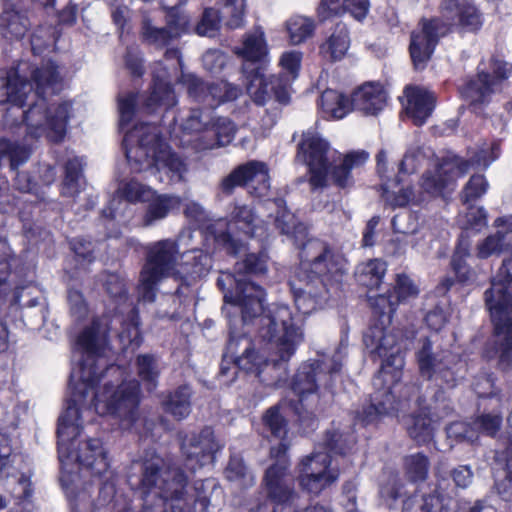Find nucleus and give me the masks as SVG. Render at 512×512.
Returning a JSON list of instances; mask_svg holds the SVG:
<instances>
[{"label":"nucleus","instance_id":"1","mask_svg":"<svg viewBox=\"0 0 512 512\" xmlns=\"http://www.w3.org/2000/svg\"><path fill=\"white\" fill-rule=\"evenodd\" d=\"M215 245L233 258L244 252V257L234 264L235 273H221L216 285L224 295V302L237 308L244 325L262 316L266 297L265 289L250 280L237 279L236 275L264 277L270 260L267 239L258 240L257 251L251 252L248 243L235 238L229 230L213 232Z\"/></svg>","mask_w":512,"mask_h":512},{"label":"nucleus","instance_id":"2","mask_svg":"<svg viewBox=\"0 0 512 512\" xmlns=\"http://www.w3.org/2000/svg\"><path fill=\"white\" fill-rule=\"evenodd\" d=\"M261 327L258 334L261 339L268 343H277V359H268L255 349L253 341L244 333L235 336L232 331L229 333L225 350L220 363L219 376L231 377L229 382L236 379L238 372L247 375H254L260 382L270 384L263 376L266 370H275L287 364L296 351L294 338L297 336L298 328L293 324L292 317L279 323L274 316L265 315L260 319Z\"/></svg>","mask_w":512,"mask_h":512},{"label":"nucleus","instance_id":"3","mask_svg":"<svg viewBox=\"0 0 512 512\" xmlns=\"http://www.w3.org/2000/svg\"><path fill=\"white\" fill-rule=\"evenodd\" d=\"M363 340L370 353L383 359L381 369L374 379L376 391L371 396V402L357 415L367 425L396 412L402 402L409 401L417 389L415 386L399 384L405 363L400 349L395 348L392 335H385L382 328L375 327Z\"/></svg>","mask_w":512,"mask_h":512},{"label":"nucleus","instance_id":"4","mask_svg":"<svg viewBox=\"0 0 512 512\" xmlns=\"http://www.w3.org/2000/svg\"><path fill=\"white\" fill-rule=\"evenodd\" d=\"M139 380L123 381L117 387L108 381L99 392H95L92 404L100 416H112L121 420H133L140 404V384L148 392L156 390L161 368L158 358L152 353L138 354L135 358Z\"/></svg>","mask_w":512,"mask_h":512},{"label":"nucleus","instance_id":"5","mask_svg":"<svg viewBox=\"0 0 512 512\" xmlns=\"http://www.w3.org/2000/svg\"><path fill=\"white\" fill-rule=\"evenodd\" d=\"M440 12L441 18L423 20L411 34L410 55L416 68H422L427 63L439 38L452 27L476 31L482 25L480 12L468 0H444Z\"/></svg>","mask_w":512,"mask_h":512},{"label":"nucleus","instance_id":"6","mask_svg":"<svg viewBox=\"0 0 512 512\" xmlns=\"http://www.w3.org/2000/svg\"><path fill=\"white\" fill-rule=\"evenodd\" d=\"M140 471L138 489L141 492L143 504L155 507L156 512L172 511L174 507H183L188 476L181 467L165 468L164 459L153 455L142 460Z\"/></svg>","mask_w":512,"mask_h":512},{"label":"nucleus","instance_id":"7","mask_svg":"<svg viewBox=\"0 0 512 512\" xmlns=\"http://www.w3.org/2000/svg\"><path fill=\"white\" fill-rule=\"evenodd\" d=\"M123 148L127 161L135 163L137 170L155 166L179 179L187 172L185 160L175 152L159 133L148 126L135 127L127 132L123 139Z\"/></svg>","mask_w":512,"mask_h":512},{"label":"nucleus","instance_id":"8","mask_svg":"<svg viewBox=\"0 0 512 512\" xmlns=\"http://www.w3.org/2000/svg\"><path fill=\"white\" fill-rule=\"evenodd\" d=\"M512 260H504L503 266L493 278L491 288L485 292L486 305L494 325L499 347V365L503 370L512 363Z\"/></svg>","mask_w":512,"mask_h":512},{"label":"nucleus","instance_id":"9","mask_svg":"<svg viewBox=\"0 0 512 512\" xmlns=\"http://www.w3.org/2000/svg\"><path fill=\"white\" fill-rule=\"evenodd\" d=\"M36 100L23 112V122L27 126V134L38 138L49 130L52 141H63L69 121L71 105L68 102L49 104L45 95H36Z\"/></svg>","mask_w":512,"mask_h":512},{"label":"nucleus","instance_id":"10","mask_svg":"<svg viewBox=\"0 0 512 512\" xmlns=\"http://www.w3.org/2000/svg\"><path fill=\"white\" fill-rule=\"evenodd\" d=\"M178 253V243L172 239L159 240L147 247L145 263L139 277L143 299L155 301L157 286L170 275Z\"/></svg>","mask_w":512,"mask_h":512},{"label":"nucleus","instance_id":"11","mask_svg":"<svg viewBox=\"0 0 512 512\" xmlns=\"http://www.w3.org/2000/svg\"><path fill=\"white\" fill-rule=\"evenodd\" d=\"M78 345L85 354L80 362V378L83 390L80 395L83 397L95 390L102 379L109 374L122 375L121 366L117 364H106L101 357V348L98 343V333L93 328H85L77 338Z\"/></svg>","mask_w":512,"mask_h":512},{"label":"nucleus","instance_id":"12","mask_svg":"<svg viewBox=\"0 0 512 512\" xmlns=\"http://www.w3.org/2000/svg\"><path fill=\"white\" fill-rule=\"evenodd\" d=\"M291 411L297 422L304 430H314L317 425V415L309 410L304 411L295 404L293 399L283 398L276 404L267 408L261 417L263 435L277 440H285L289 431V420L286 412Z\"/></svg>","mask_w":512,"mask_h":512},{"label":"nucleus","instance_id":"13","mask_svg":"<svg viewBox=\"0 0 512 512\" xmlns=\"http://www.w3.org/2000/svg\"><path fill=\"white\" fill-rule=\"evenodd\" d=\"M416 361L419 373L422 377L429 380L441 381L447 387H454L461 375L464 364L460 361H454V357L447 353H435L432 350V344L428 339H424L422 346L416 352Z\"/></svg>","mask_w":512,"mask_h":512},{"label":"nucleus","instance_id":"14","mask_svg":"<svg viewBox=\"0 0 512 512\" xmlns=\"http://www.w3.org/2000/svg\"><path fill=\"white\" fill-rule=\"evenodd\" d=\"M237 187L246 188L257 198L267 196L270 191L268 165L262 161L250 160L236 166L222 179L220 189L225 195H231Z\"/></svg>","mask_w":512,"mask_h":512},{"label":"nucleus","instance_id":"15","mask_svg":"<svg viewBox=\"0 0 512 512\" xmlns=\"http://www.w3.org/2000/svg\"><path fill=\"white\" fill-rule=\"evenodd\" d=\"M368 158L369 154L364 150L343 156L322 139V183L331 182L341 188L351 185V170L364 165Z\"/></svg>","mask_w":512,"mask_h":512},{"label":"nucleus","instance_id":"16","mask_svg":"<svg viewBox=\"0 0 512 512\" xmlns=\"http://www.w3.org/2000/svg\"><path fill=\"white\" fill-rule=\"evenodd\" d=\"M288 467L284 463H273L265 471L263 484L273 512H298V493L293 483H287Z\"/></svg>","mask_w":512,"mask_h":512},{"label":"nucleus","instance_id":"17","mask_svg":"<svg viewBox=\"0 0 512 512\" xmlns=\"http://www.w3.org/2000/svg\"><path fill=\"white\" fill-rule=\"evenodd\" d=\"M469 163L455 155L437 158L422 176L421 188L431 196L440 195L468 171Z\"/></svg>","mask_w":512,"mask_h":512},{"label":"nucleus","instance_id":"18","mask_svg":"<svg viewBox=\"0 0 512 512\" xmlns=\"http://www.w3.org/2000/svg\"><path fill=\"white\" fill-rule=\"evenodd\" d=\"M320 360L306 361L300 364L289 381V389L297 396L295 404L304 411L317 415L320 403L317 376Z\"/></svg>","mask_w":512,"mask_h":512},{"label":"nucleus","instance_id":"19","mask_svg":"<svg viewBox=\"0 0 512 512\" xmlns=\"http://www.w3.org/2000/svg\"><path fill=\"white\" fill-rule=\"evenodd\" d=\"M20 263L9 246L6 238L0 235V299H4L13 292L11 305H19L23 290L28 286L22 274L23 268L18 270Z\"/></svg>","mask_w":512,"mask_h":512},{"label":"nucleus","instance_id":"20","mask_svg":"<svg viewBox=\"0 0 512 512\" xmlns=\"http://www.w3.org/2000/svg\"><path fill=\"white\" fill-rule=\"evenodd\" d=\"M69 388L71 390V397L67 400L66 409L57 420V449L59 458L61 459L63 449H69L71 443H65L66 440H73L80 434L82 429L79 421L81 420V412L78 408L77 403L83 402L87 398L88 394L81 396L80 392L83 390L81 386V378L78 382L72 383V376L69 381Z\"/></svg>","mask_w":512,"mask_h":512},{"label":"nucleus","instance_id":"21","mask_svg":"<svg viewBox=\"0 0 512 512\" xmlns=\"http://www.w3.org/2000/svg\"><path fill=\"white\" fill-rule=\"evenodd\" d=\"M180 440L181 453L190 469L196 470L213 460L216 442L211 427L205 426L199 433H186Z\"/></svg>","mask_w":512,"mask_h":512},{"label":"nucleus","instance_id":"22","mask_svg":"<svg viewBox=\"0 0 512 512\" xmlns=\"http://www.w3.org/2000/svg\"><path fill=\"white\" fill-rule=\"evenodd\" d=\"M491 73L481 70L477 79L470 81L464 89V95L472 103H483L490 94L499 89L502 80L508 78L512 73V65L492 58L490 64Z\"/></svg>","mask_w":512,"mask_h":512},{"label":"nucleus","instance_id":"23","mask_svg":"<svg viewBox=\"0 0 512 512\" xmlns=\"http://www.w3.org/2000/svg\"><path fill=\"white\" fill-rule=\"evenodd\" d=\"M236 54L242 58V74L245 83L249 86H255V81L259 80L261 73L264 72V62L268 55V48L264 34H248L245 36L242 47L236 51Z\"/></svg>","mask_w":512,"mask_h":512},{"label":"nucleus","instance_id":"24","mask_svg":"<svg viewBox=\"0 0 512 512\" xmlns=\"http://www.w3.org/2000/svg\"><path fill=\"white\" fill-rule=\"evenodd\" d=\"M394 292L396 294V299H394L395 297L393 295H390L389 297L380 295L374 299L373 305L380 314L379 323L371 325L364 336L375 327L382 328L385 335H392L394 337L395 348H398L396 335L392 331L388 330L387 327L390 323V316L391 313L395 311V307L399 302L415 297L418 294V288L408 276L398 275Z\"/></svg>","mask_w":512,"mask_h":512},{"label":"nucleus","instance_id":"25","mask_svg":"<svg viewBox=\"0 0 512 512\" xmlns=\"http://www.w3.org/2000/svg\"><path fill=\"white\" fill-rule=\"evenodd\" d=\"M245 85L253 102L258 106L265 105L272 97L283 105L290 102L288 79L283 73L267 78L262 72L260 79L255 81V86H249V83H245Z\"/></svg>","mask_w":512,"mask_h":512},{"label":"nucleus","instance_id":"26","mask_svg":"<svg viewBox=\"0 0 512 512\" xmlns=\"http://www.w3.org/2000/svg\"><path fill=\"white\" fill-rule=\"evenodd\" d=\"M75 459L81 469L89 471L94 477H102L110 468L108 452L98 438H90L81 443Z\"/></svg>","mask_w":512,"mask_h":512},{"label":"nucleus","instance_id":"27","mask_svg":"<svg viewBox=\"0 0 512 512\" xmlns=\"http://www.w3.org/2000/svg\"><path fill=\"white\" fill-rule=\"evenodd\" d=\"M229 224L234 231L248 239H267V225L261 220L254 208L248 205H235L230 213Z\"/></svg>","mask_w":512,"mask_h":512},{"label":"nucleus","instance_id":"28","mask_svg":"<svg viewBox=\"0 0 512 512\" xmlns=\"http://www.w3.org/2000/svg\"><path fill=\"white\" fill-rule=\"evenodd\" d=\"M296 160L308 167L309 183L312 190L320 188V135L303 133L297 146Z\"/></svg>","mask_w":512,"mask_h":512},{"label":"nucleus","instance_id":"29","mask_svg":"<svg viewBox=\"0 0 512 512\" xmlns=\"http://www.w3.org/2000/svg\"><path fill=\"white\" fill-rule=\"evenodd\" d=\"M27 78L19 74L17 67H10L4 76H0V106L10 104L23 108L27 100Z\"/></svg>","mask_w":512,"mask_h":512},{"label":"nucleus","instance_id":"30","mask_svg":"<svg viewBox=\"0 0 512 512\" xmlns=\"http://www.w3.org/2000/svg\"><path fill=\"white\" fill-rule=\"evenodd\" d=\"M351 101L353 109L375 115L385 107L387 94L380 84L368 82L354 90Z\"/></svg>","mask_w":512,"mask_h":512},{"label":"nucleus","instance_id":"31","mask_svg":"<svg viewBox=\"0 0 512 512\" xmlns=\"http://www.w3.org/2000/svg\"><path fill=\"white\" fill-rule=\"evenodd\" d=\"M405 96L407 98L405 105L407 116L412 119L415 125H423L434 109V94L420 87H407Z\"/></svg>","mask_w":512,"mask_h":512},{"label":"nucleus","instance_id":"32","mask_svg":"<svg viewBox=\"0 0 512 512\" xmlns=\"http://www.w3.org/2000/svg\"><path fill=\"white\" fill-rule=\"evenodd\" d=\"M509 446L503 452L496 453L499 468L496 473L495 487L505 501H512V412L508 416Z\"/></svg>","mask_w":512,"mask_h":512},{"label":"nucleus","instance_id":"33","mask_svg":"<svg viewBox=\"0 0 512 512\" xmlns=\"http://www.w3.org/2000/svg\"><path fill=\"white\" fill-rule=\"evenodd\" d=\"M495 226L498 229L497 233L478 244V257L487 258L503 250H512V215L498 218Z\"/></svg>","mask_w":512,"mask_h":512},{"label":"nucleus","instance_id":"34","mask_svg":"<svg viewBox=\"0 0 512 512\" xmlns=\"http://www.w3.org/2000/svg\"><path fill=\"white\" fill-rule=\"evenodd\" d=\"M175 91L172 83L160 76H154L148 96L142 104V109L147 114H154L160 108L168 109L175 104Z\"/></svg>","mask_w":512,"mask_h":512},{"label":"nucleus","instance_id":"35","mask_svg":"<svg viewBox=\"0 0 512 512\" xmlns=\"http://www.w3.org/2000/svg\"><path fill=\"white\" fill-rule=\"evenodd\" d=\"M501 424L502 416L500 413H484L473 421V426L469 429L464 423H454L450 426L449 433L468 441H474L476 439L474 430L488 436H494L499 431Z\"/></svg>","mask_w":512,"mask_h":512},{"label":"nucleus","instance_id":"36","mask_svg":"<svg viewBox=\"0 0 512 512\" xmlns=\"http://www.w3.org/2000/svg\"><path fill=\"white\" fill-rule=\"evenodd\" d=\"M30 27L26 12L5 8L0 14V35L9 40H21Z\"/></svg>","mask_w":512,"mask_h":512},{"label":"nucleus","instance_id":"37","mask_svg":"<svg viewBox=\"0 0 512 512\" xmlns=\"http://www.w3.org/2000/svg\"><path fill=\"white\" fill-rule=\"evenodd\" d=\"M319 453L312 452L302 458L298 464L296 480L303 492L317 495L320 492V468L317 460Z\"/></svg>","mask_w":512,"mask_h":512},{"label":"nucleus","instance_id":"38","mask_svg":"<svg viewBox=\"0 0 512 512\" xmlns=\"http://www.w3.org/2000/svg\"><path fill=\"white\" fill-rule=\"evenodd\" d=\"M192 389L188 384H182L170 391L162 402L166 413L176 420H182L191 413Z\"/></svg>","mask_w":512,"mask_h":512},{"label":"nucleus","instance_id":"39","mask_svg":"<svg viewBox=\"0 0 512 512\" xmlns=\"http://www.w3.org/2000/svg\"><path fill=\"white\" fill-rule=\"evenodd\" d=\"M353 110L351 98L341 91L327 89L322 92V117L340 120Z\"/></svg>","mask_w":512,"mask_h":512},{"label":"nucleus","instance_id":"40","mask_svg":"<svg viewBox=\"0 0 512 512\" xmlns=\"http://www.w3.org/2000/svg\"><path fill=\"white\" fill-rule=\"evenodd\" d=\"M179 204V199L168 194H157L148 201L142 216L143 226H152L166 218L169 212Z\"/></svg>","mask_w":512,"mask_h":512},{"label":"nucleus","instance_id":"41","mask_svg":"<svg viewBox=\"0 0 512 512\" xmlns=\"http://www.w3.org/2000/svg\"><path fill=\"white\" fill-rule=\"evenodd\" d=\"M32 154V150L25 144L12 141L8 138H0V163L8 161L10 169L18 168L26 163Z\"/></svg>","mask_w":512,"mask_h":512},{"label":"nucleus","instance_id":"42","mask_svg":"<svg viewBox=\"0 0 512 512\" xmlns=\"http://www.w3.org/2000/svg\"><path fill=\"white\" fill-rule=\"evenodd\" d=\"M471 242L468 232L463 233L458 241L451 259V267L459 282H469L474 277V272L466 264V258L470 255Z\"/></svg>","mask_w":512,"mask_h":512},{"label":"nucleus","instance_id":"43","mask_svg":"<svg viewBox=\"0 0 512 512\" xmlns=\"http://www.w3.org/2000/svg\"><path fill=\"white\" fill-rule=\"evenodd\" d=\"M409 436L419 445L429 443L434 435V422L428 413L410 416L405 422Z\"/></svg>","mask_w":512,"mask_h":512},{"label":"nucleus","instance_id":"44","mask_svg":"<svg viewBox=\"0 0 512 512\" xmlns=\"http://www.w3.org/2000/svg\"><path fill=\"white\" fill-rule=\"evenodd\" d=\"M140 38L144 44L163 49L175 39V34L169 28L154 26L152 20L145 17L141 22Z\"/></svg>","mask_w":512,"mask_h":512},{"label":"nucleus","instance_id":"45","mask_svg":"<svg viewBox=\"0 0 512 512\" xmlns=\"http://www.w3.org/2000/svg\"><path fill=\"white\" fill-rule=\"evenodd\" d=\"M386 272V263L380 259H372L357 267L358 282L370 289L378 288Z\"/></svg>","mask_w":512,"mask_h":512},{"label":"nucleus","instance_id":"46","mask_svg":"<svg viewBox=\"0 0 512 512\" xmlns=\"http://www.w3.org/2000/svg\"><path fill=\"white\" fill-rule=\"evenodd\" d=\"M312 246L310 240L303 242L300 248V264L297 271V277L301 281L311 283L320 277L318 268L320 266V252L309 258V249Z\"/></svg>","mask_w":512,"mask_h":512},{"label":"nucleus","instance_id":"47","mask_svg":"<svg viewBox=\"0 0 512 512\" xmlns=\"http://www.w3.org/2000/svg\"><path fill=\"white\" fill-rule=\"evenodd\" d=\"M44 8L55 9L57 25L72 27L77 22L78 4L73 0H36Z\"/></svg>","mask_w":512,"mask_h":512},{"label":"nucleus","instance_id":"48","mask_svg":"<svg viewBox=\"0 0 512 512\" xmlns=\"http://www.w3.org/2000/svg\"><path fill=\"white\" fill-rule=\"evenodd\" d=\"M32 83L35 85L36 95H45L46 89L54 86L59 81L58 66L49 60L46 64L35 67L30 74Z\"/></svg>","mask_w":512,"mask_h":512},{"label":"nucleus","instance_id":"49","mask_svg":"<svg viewBox=\"0 0 512 512\" xmlns=\"http://www.w3.org/2000/svg\"><path fill=\"white\" fill-rule=\"evenodd\" d=\"M290 44L299 45L310 38L315 30L313 20L303 16H292L285 23Z\"/></svg>","mask_w":512,"mask_h":512},{"label":"nucleus","instance_id":"50","mask_svg":"<svg viewBox=\"0 0 512 512\" xmlns=\"http://www.w3.org/2000/svg\"><path fill=\"white\" fill-rule=\"evenodd\" d=\"M242 94L239 86L231 84L227 81L220 80L209 83L208 98L211 97L213 103L211 106H219L220 104L235 101Z\"/></svg>","mask_w":512,"mask_h":512},{"label":"nucleus","instance_id":"51","mask_svg":"<svg viewBox=\"0 0 512 512\" xmlns=\"http://www.w3.org/2000/svg\"><path fill=\"white\" fill-rule=\"evenodd\" d=\"M82 173L83 166L77 157L67 160L64 165L63 195L75 196L80 193L79 180Z\"/></svg>","mask_w":512,"mask_h":512},{"label":"nucleus","instance_id":"52","mask_svg":"<svg viewBox=\"0 0 512 512\" xmlns=\"http://www.w3.org/2000/svg\"><path fill=\"white\" fill-rule=\"evenodd\" d=\"M325 5L334 14L347 10L359 21L366 17L369 9L368 0H325Z\"/></svg>","mask_w":512,"mask_h":512},{"label":"nucleus","instance_id":"53","mask_svg":"<svg viewBox=\"0 0 512 512\" xmlns=\"http://www.w3.org/2000/svg\"><path fill=\"white\" fill-rule=\"evenodd\" d=\"M350 45L348 30L345 24L337 22L333 33L328 39V49L331 58L336 61L340 60L346 54Z\"/></svg>","mask_w":512,"mask_h":512},{"label":"nucleus","instance_id":"54","mask_svg":"<svg viewBox=\"0 0 512 512\" xmlns=\"http://www.w3.org/2000/svg\"><path fill=\"white\" fill-rule=\"evenodd\" d=\"M324 269L330 279L338 281L346 269L344 256L339 251L325 249L322 252V271Z\"/></svg>","mask_w":512,"mask_h":512},{"label":"nucleus","instance_id":"55","mask_svg":"<svg viewBox=\"0 0 512 512\" xmlns=\"http://www.w3.org/2000/svg\"><path fill=\"white\" fill-rule=\"evenodd\" d=\"M138 93L127 92L118 96L119 125L121 128L129 126L137 113Z\"/></svg>","mask_w":512,"mask_h":512},{"label":"nucleus","instance_id":"56","mask_svg":"<svg viewBox=\"0 0 512 512\" xmlns=\"http://www.w3.org/2000/svg\"><path fill=\"white\" fill-rule=\"evenodd\" d=\"M429 469L428 458L421 454H413L405 458V470L412 481H423L426 479Z\"/></svg>","mask_w":512,"mask_h":512},{"label":"nucleus","instance_id":"57","mask_svg":"<svg viewBox=\"0 0 512 512\" xmlns=\"http://www.w3.org/2000/svg\"><path fill=\"white\" fill-rule=\"evenodd\" d=\"M105 292L116 303L124 302L128 297L125 280L116 273H108L103 283Z\"/></svg>","mask_w":512,"mask_h":512},{"label":"nucleus","instance_id":"58","mask_svg":"<svg viewBox=\"0 0 512 512\" xmlns=\"http://www.w3.org/2000/svg\"><path fill=\"white\" fill-rule=\"evenodd\" d=\"M220 28L219 11L207 7L204 9L199 22L195 27V31L200 36L214 35Z\"/></svg>","mask_w":512,"mask_h":512},{"label":"nucleus","instance_id":"59","mask_svg":"<svg viewBox=\"0 0 512 512\" xmlns=\"http://www.w3.org/2000/svg\"><path fill=\"white\" fill-rule=\"evenodd\" d=\"M224 13L228 15L226 21L228 28H241L244 25L245 0H226Z\"/></svg>","mask_w":512,"mask_h":512},{"label":"nucleus","instance_id":"60","mask_svg":"<svg viewBox=\"0 0 512 512\" xmlns=\"http://www.w3.org/2000/svg\"><path fill=\"white\" fill-rule=\"evenodd\" d=\"M182 82L186 86L189 96L201 102L208 100L209 83L194 74L182 75Z\"/></svg>","mask_w":512,"mask_h":512},{"label":"nucleus","instance_id":"61","mask_svg":"<svg viewBox=\"0 0 512 512\" xmlns=\"http://www.w3.org/2000/svg\"><path fill=\"white\" fill-rule=\"evenodd\" d=\"M212 131L218 146H226L235 136L234 123L226 118H218L212 125Z\"/></svg>","mask_w":512,"mask_h":512},{"label":"nucleus","instance_id":"62","mask_svg":"<svg viewBox=\"0 0 512 512\" xmlns=\"http://www.w3.org/2000/svg\"><path fill=\"white\" fill-rule=\"evenodd\" d=\"M489 184L483 175H473L463 190V201L465 203L474 201L484 195L488 190Z\"/></svg>","mask_w":512,"mask_h":512},{"label":"nucleus","instance_id":"63","mask_svg":"<svg viewBox=\"0 0 512 512\" xmlns=\"http://www.w3.org/2000/svg\"><path fill=\"white\" fill-rule=\"evenodd\" d=\"M213 265L212 256L203 250H195L191 262V273L196 277L206 276Z\"/></svg>","mask_w":512,"mask_h":512},{"label":"nucleus","instance_id":"64","mask_svg":"<svg viewBox=\"0 0 512 512\" xmlns=\"http://www.w3.org/2000/svg\"><path fill=\"white\" fill-rule=\"evenodd\" d=\"M188 20L179 11V7H171L166 14V28H169L175 34V38L180 36L187 28Z\"/></svg>","mask_w":512,"mask_h":512}]
</instances>
